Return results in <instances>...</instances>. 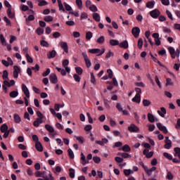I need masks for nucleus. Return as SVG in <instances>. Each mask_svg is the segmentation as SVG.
<instances>
[{
	"mask_svg": "<svg viewBox=\"0 0 180 180\" xmlns=\"http://www.w3.org/2000/svg\"><path fill=\"white\" fill-rule=\"evenodd\" d=\"M168 50L172 58H175V57H179V54H180L179 49H177L175 51V49H174V47L170 46L168 48Z\"/></svg>",
	"mask_w": 180,
	"mask_h": 180,
	"instance_id": "nucleus-1",
	"label": "nucleus"
},
{
	"mask_svg": "<svg viewBox=\"0 0 180 180\" xmlns=\"http://www.w3.org/2000/svg\"><path fill=\"white\" fill-rule=\"evenodd\" d=\"M150 15L153 18V19H157V18L161 15V13L160 12L159 9L155 8V10L150 12Z\"/></svg>",
	"mask_w": 180,
	"mask_h": 180,
	"instance_id": "nucleus-2",
	"label": "nucleus"
},
{
	"mask_svg": "<svg viewBox=\"0 0 180 180\" xmlns=\"http://www.w3.org/2000/svg\"><path fill=\"white\" fill-rule=\"evenodd\" d=\"M49 81L51 82V84H57V82H58L57 75L55 73H51L49 76Z\"/></svg>",
	"mask_w": 180,
	"mask_h": 180,
	"instance_id": "nucleus-3",
	"label": "nucleus"
},
{
	"mask_svg": "<svg viewBox=\"0 0 180 180\" xmlns=\"http://www.w3.org/2000/svg\"><path fill=\"white\" fill-rule=\"evenodd\" d=\"M82 56H83V58H84L87 68H89V67H91V60H89V58H88V55H86V53L82 52Z\"/></svg>",
	"mask_w": 180,
	"mask_h": 180,
	"instance_id": "nucleus-4",
	"label": "nucleus"
},
{
	"mask_svg": "<svg viewBox=\"0 0 180 180\" xmlns=\"http://www.w3.org/2000/svg\"><path fill=\"white\" fill-rule=\"evenodd\" d=\"M129 131L131 133H137L140 129L138 128L137 126L134 124H131L129 127H128Z\"/></svg>",
	"mask_w": 180,
	"mask_h": 180,
	"instance_id": "nucleus-5",
	"label": "nucleus"
},
{
	"mask_svg": "<svg viewBox=\"0 0 180 180\" xmlns=\"http://www.w3.org/2000/svg\"><path fill=\"white\" fill-rule=\"evenodd\" d=\"M157 127L160 130V131H162L165 134H167L168 133V129H167V127L163 126L161 123L156 124Z\"/></svg>",
	"mask_w": 180,
	"mask_h": 180,
	"instance_id": "nucleus-6",
	"label": "nucleus"
},
{
	"mask_svg": "<svg viewBox=\"0 0 180 180\" xmlns=\"http://www.w3.org/2000/svg\"><path fill=\"white\" fill-rule=\"evenodd\" d=\"M22 89L25 96H27V98H30V93L29 92V89H27V86H26V84H22Z\"/></svg>",
	"mask_w": 180,
	"mask_h": 180,
	"instance_id": "nucleus-7",
	"label": "nucleus"
},
{
	"mask_svg": "<svg viewBox=\"0 0 180 180\" xmlns=\"http://www.w3.org/2000/svg\"><path fill=\"white\" fill-rule=\"evenodd\" d=\"M131 33L134 37H139V35L140 34V28L139 27H133Z\"/></svg>",
	"mask_w": 180,
	"mask_h": 180,
	"instance_id": "nucleus-8",
	"label": "nucleus"
},
{
	"mask_svg": "<svg viewBox=\"0 0 180 180\" xmlns=\"http://www.w3.org/2000/svg\"><path fill=\"white\" fill-rule=\"evenodd\" d=\"M13 70V77L14 78H18L19 77V72H20V68L18 65H15Z\"/></svg>",
	"mask_w": 180,
	"mask_h": 180,
	"instance_id": "nucleus-9",
	"label": "nucleus"
},
{
	"mask_svg": "<svg viewBox=\"0 0 180 180\" xmlns=\"http://www.w3.org/2000/svg\"><path fill=\"white\" fill-rule=\"evenodd\" d=\"M60 46L63 49L65 53H68V44L65 41H60Z\"/></svg>",
	"mask_w": 180,
	"mask_h": 180,
	"instance_id": "nucleus-10",
	"label": "nucleus"
},
{
	"mask_svg": "<svg viewBox=\"0 0 180 180\" xmlns=\"http://www.w3.org/2000/svg\"><path fill=\"white\" fill-rule=\"evenodd\" d=\"M160 110H158V115H160L161 117H165V115H167V110L165 109V108L164 107L160 108Z\"/></svg>",
	"mask_w": 180,
	"mask_h": 180,
	"instance_id": "nucleus-11",
	"label": "nucleus"
},
{
	"mask_svg": "<svg viewBox=\"0 0 180 180\" xmlns=\"http://www.w3.org/2000/svg\"><path fill=\"white\" fill-rule=\"evenodd\" d=\"M141 101V95L140 94H136L135 97L132 98V102H136V103H140Z\"/></svg>",
	"mask_w": 180,
	"mask_h": 180,
	"instance_id": "nucleus-12",
	"label": "nucleus"
},
{
	"mask_svg": "<svg viewBox=\"0 0 180 180\" xmlns=\"http://www.w3.org/2000/svg\"><path fill=\"white\" fill-rule=\"evenodd\" d=\"M57 56V52L56 50H52L51 51H49V53L47 54V57L49 59L50 58H54Z\"/></svg>",
	"mask_w": 180,
	"mask_h": 180,
	"instance_id": "nucleus-13",
	"label": "nucleus"
},
{
	"mask_svg": "<svg viewBox=\"0 0 180 180\" xmlns=\"http://www.w3.org/2000/svg\"><path fill=\"white\" fill-rule=\"evenodd\" d=\"M120 47L121 49H128L129 48V42H127V40L123 41L120 44H119Z\"/></svg>",
	"mask_w": 180,
	"mask_h": 180,
	"instance_id": "nucleus-14",
	"label": "nucleus"
},
{
	"mask_svg": "<svg viewBox=\"0 0 180 180\" xmlns=\"http://www.w3.org/2000/svg\"><path fill=\"white\" fill-rule=\"evenodd\" d=\"M35 148L37 151L41 152L43 151V145H41V143L37 142L35 143Z\"/></svg>",
	"mask_w": 180,
	"mask_h": 180,
	"instance_id": "nucleus-15",
	"label": "nucleus"
},
{
	"mask_svg": "<svg viewBox=\"0 0 180 180\" xmlns=\"http://www.w3.org/2000/svg\"><path fill=\"white\" fill-rule=\"evenodd\" d=\"M42 178H44V180H54V177H53V174L51 172H49V175L42 176Z\"/></svg>",
	"mask_w": 180,
	"mask_h": 180,
	"instance_id": "nucleus-16",
	"label": "nucleus"
},
{
	"mask_svg": "<svg viewBox=\"0 0 180 180\" xmlns=\"http://www.w3.org/2000/svg\"><path fill=\"white\" fill-rule=\"evenodd\" d=\"M8 127L6 124H2L0 127V130H1V133H5V131H8Z\"/></svg>",
	"mask_w": 180,
	"mask_h": 180,
	"instance_id": "nucleus-17",
	"label": "nucleus"
},
{
	"mask_svg": "<svg viewBox=\"0 0 180 180\" xmlns=\"http://www.w3.org/2000/svg\"><path fill=\"white\" fill-rule=\"evenodd\" d=\"M93 18L96 22H101V15H99V13H94Z\"/></svg>",
	"mask_w": 180,
	"mask_h": 180,
	"instance_id": "nucleus-18",
	"label": "nucleus"
},
{
	"mask_svg": "<svg viewBox=\"0 0 180 180\" xmlns=\"http://www.w3.org/2000/svg\"><path fill=\"white\" fill-rule=\"evenodd\" d=\"M148 120L150 123H154V122H155V119L154 117V115H153V114H151V113H148Z\"/></svg>",
	"mask_w": 180,
	"mask_h": 180,
	"instance_id": "nucleus-19",
	"label": "nucleus"
},
{
	"mask_svg": "<svg viewBox=\"0 0 180 180\" xmlns=\"http://www.w3.org/2000/svg\"><path fill=\"white\" fill-rule=\"evenodd\" d=\"M45 128L48 131H49V133H54V128L51 127V125L46 124Z\"/></svg>",
	"mask_w": 180,
	"mask_h": 180,
	"instance_id": "nucleus-20",
	"label": "nucleus"
},
{
	"mask_svg": "<svg viewBox=\"0 0 180 180\" xmlns=\"http://www.w3.org/2000/svg\"><path fill=\"white\" fill-rule=\"evenodd\" d=\"M122 151H124V153H129L131 150V148H130V146L129 145H124L122 148Z\"/></svg>",
	"mask_w": 180,
	"mask_h": 180,
	"instance_id": "nucleus-21",
	"label": "nucleus"
},
{
	"mask_svg": "<svg viewBox=\"0 0 180 180\" xmlns=\"http://www.w3.org/2000/svg\"><path fill=\"white\" fill-rule=\"evenodd\" d=\"M81 158L80 160H82V165H85L86 164V158H85V155H84V153H81Z\"/></svg>",
	"mask_w": 180,
	"mask_h": 180,
	"instance_id": "nucleus-22",
	"label": "nucleus"
},
{
	"mask_svg": "<svg viewBox=\"0 0 180 180\" xmlns=\"http://www.w3.org/2000/svg\"><path fill=\"white\" fill-rule=\"evenodd\" d=\"M7 14L8 16L11 19H13V18H15V14H12V9L11 8V7L7 9Z\"/></svg>",
	"mask_w": 180,
	"mask_h": 180,
	"instance_id": "nucleus-23",
	"label": "nucleus"
},
{
	"mask_svg": "<svg viewBox=\"0 0 180 180\" xmlns=\"http://www.w3.org/2000/svg\"><path fill=\"white\" fill-rule=\"evenodd\" d=\"M89 53H91V54H98V53H101V49H90L89 51Z\"/></svg>",
	"mask_w": 180,
	"mask_h": 180,
	"instance_id": "nucleus-24",
	"label": "nucleus"
},
{
	"mask_svg": "<svg viewBox=\"0 0 180 180\" xmlns=\"http://www.w3.org/2000/svg\"><path fill=\"white\" fill-rule=\"evenodd\" d=\"M165 148H166L167 150H169V148H171V147H172V141H169V142H165Z\"/></svg>",
	"mask_w": 180,
	"mask_h": 180,
	"instance_id": "nucleus-25",
	"label": "nucleus"
},
{
	"mask_svg": "<svg viewBox=\"0 0 180 180\" xmlns=\"http://www.w3.org/2000/svg\"><path fill=\"white\" fill-rule=\"evenodd\" d=\"M14 117V121L15 122V123H20V116H19V115L18 114H14L13 115Z\"/></svg>",
	"mask_w": 180,
	"mask_h": 180,
	"instance_id": "nucleus-26",
	"label": "nucleus"
},
{
	"mask_svg": "<svg viewBox=\"0 0 180 180\" xmlns=\"http://www.w3.org/2000/svg\"><path fill=\"white\" fill-rule=\"evenodd\" d=\"M0 40L1 41V44L3 46H6V40L5 39V37H4V34H0Z\"/></svg>",
	"mask_w": 180,
	"mask_h": 180,
	"instance_id": "nucleus-27",
	"label": "nucleus"
},
{
	"mask_svg": "<svg viewBox=\"0 0 180 180\" xmlns=\"http://www.w3.org/2000/svg\"><path fill=\"white\" fill-rule=\"evenodd\" d=\"M154 5H155V1H148L146 4V8H154Z\"/></svg>",
	"mask_w": 180,
	"mask_h": 180,
	"instance_id": "nucleus-28",
	"label": "nucleus"
},
{
	"mask_svg": "<svg viewBox=\"0 0 180 180\" xmlns=\"http://www.w3.org/2000/svg\"><path fill=\"white\" fill-rule=\"evenodd\" d=\"M69 175L70 178H75V170L74 169H69Z\"/></svg>",
	"mask_w": 180,
	"mask_h": 180,
	"instance_id": "nucleus-29",
	"label": "nucleus"
},
{
	"mask_svg": "<svg viewBox=\"0 0 180 180\" xmlns=\"http://www.w3.org/2000/svg\"><path fill=\"white\" fill-rule=\"evenodd\" d=\"M110 44H111V46H119V41L116 39H110Z\"/></svg>",
	"mask_w": 180,
	"mask_h": 180,
	"instance_id": "nucleus-30",
	"label": "nucleus"
},
{
	"mask_svg": "<svg viewBox=\"0 0 180 180\" xmlns=\"http://www.w3.org/2000/svg\"><path fill=\"white\" fill-rule=\"evenodd\" d=\"M68 153L70 158H71L72 160H74L75 155H74V152H72V150H71V148H69L68 150Z\"/></svg>",
	"mask_w": 180,
	"mask_h": 180,
	"instance_id": "nucleus-31",
	"label": "nucleus"
},
{
	"mask_svg": "<svg viewBox=\"0 0 180 180\" xmlns=\"http://www.w3.org/2000/svg\"><path fill=\"white\" fill-rule=\"evenodd\" d=\"M120 155H121V157L123 158H131V155L126 153H120Z\"/></svg>",
	"mask_w": 180,
	"mask_h": 180,
	"instance_id": "nucleus-32",
	"label": "nucleus"
},
{
	"mask_svg": "<svg viewBox=\"0 0 180 180\" xmlns=\"http://www.w3.org/2000/svg\"><path fill=\"white\" fill-rule=\"evenodd\" d=\"M91 82L94 85L96 84V79L95 78V75L93 72L91 73Z\"/></svg>",
	"mask_w": 180,
	"mask_h": 180,
	"instance_id": "nucleus-33",
	"label": "nucleus"
},
{
	"mask_svg": "<svg viewBox=\"0 0 180 180\" xmlns=\"http://www.w3.org/2000/svg\"><path fill=\"white\" fill-rule=\"evenodd\" d=\"M19 95V93L16 91H13L10 93L11 98H16Z\"/></svg>",
	"mask_w": 180,
	"mask_h": 180,
	"instance_id": "nucleus-34",
	"label": "nucleus"
},
{
	"mask_svg": "<svg viewBox=\"0 0 180 180\" xmlns=\"http://www.w3.org/2000/svg\"><path fill=\"white\" fill-rule=\"evenodd\" d=\"M44 20L45 22H53V17L51 15L45 16Z\"/></svg>",
	"mask_w": 180,
	"mask_h": 180,
	"instance_id": "nucleus-35",
	"label": "nucleus"
},
{
	"mask_svg": "<svg viewBox=\"0 0 180 180\" xmlns=\"http://www.w3.org/2000/svg\"><path fill=\"white\" fill-rule=\"evenodd\" d=\"M166 178L167 179L172 180L174 179V174L171 172H168Z\"/></svg>",
	"mask_w": 180,
	"mask_h": 180,
	"instance_id": "nucleus-36",
	"label": "nucleus"
},
{
	"mask_svg": "<svg viewBox=\"0 0 180 180\" xmlns=\"http://www.w3.org/2000/svg\"><path fill=\"white\" fill-rule=\"evenodd\" d=\"M105 42V37L101 36L97 39V43H99V44H102Z\"/></svg>",
	"mask_w": 180,
	"mask_h": 180,
	"instance_id": "nucleus-37",
	"label": "nucleus"
},
{
	"mask_svg": "<svg viewBox=\"0 0 180 180\" xmlns=\"http://www.w3.org/2000/svg\"><path fill=\"white\" fill-rule=\"evenodd\" d=\"M143 106H150L151 105V102L147 99L143 100Z\"/></svg>",
	"mask_w": 180,
	"mask_h": 180,
	"instance_id": "nucleus-38",
	"label": "nucleus"
},
{
	"mask_svg": "<svg viewBox=\"0 0 180 180\" xmlns=\"http://www.w3.org/2000/svg\"><path fill=\"white\" fill-rule=\"evenodd\" d=\"M36 32L39 36H41V34H43V33H44V30H43L42 28L38 27L37 29Z\"/></svg>",
	"mask_w": 180,
	"mask_h": 180,
	"instance_id": "nucleus-39",
	"label": "nucleus"
},
{
	"mask_svg": "<svg viewBox=\"0 0 180 180\" xmlns=\"http://www.w3.org/2000/svg\"><path fill=\"white\" fill-rule=\"evenodd\" d=\"M25 57L28 63H33V58L29 53H26Z\"/></svg>",
	"mask_w": 180,
	"mask_h": 180,
	"instance_id": "nucleus-40",
	"label": "nucleus"
},
{
	"mask_svg": "<svg viewBox=\"0 0 180 180\" xmlns=\"http://www.w3.org/2000/svg\"><path fill=\"white\" fill-rule=\"evenodd\" d=\"M75 139L80 143V144H84V138L82 136H75Z\"/></svg>",
	"mask_w": 180,
	"mask_h": 180,
	"instance_id": "nucleus-41",
	"label": "nucleus"
},
{
	"mask_svg": "<svg viewBox=\"0 0 180 180\" xmlns=\"http://www.w3.org/2000/svg\"><path fill=\"white\" fill-rule=\"evenodd\" d=\"M75 70L77 74H78L79 75H82V68H81L80 67H76Z\"/></svg>",
	"mask_w": 180,
	"mask_h": 180,
	"instance_id": "nucleus-42",
	"label": "nucleus"
},
{
	"mask_svg": "<svg viewBox=\"0 0 180 180\" xmlns=\"http://www.w3.org/2000/svg\"><path fill=\"white\" fill-rule=\"evenodd\" d=\"M93 161H94L96 164H99V162H101V158L98 156H94L93 157Z\"/></svg>",
	"mask_w": 180,
	"mask_h": 180,
	"instance_id": "nucleus-43",
	"label": "nucleus"
},
{
	"mask_svg": "<svg viewBox=\"0 0 180 180\" xmlns=\"http://www.w3.org/2000/svg\"><path fill=\"white\" fill-rule=\"evenodd\" d=\"M89 8L90 11H91V12H98V8H96V6L95 5L89 6Z\"/></svg>",
	"mask_w": 180,
	"mask_h": 180,
	"instance_id": "nucleus-44",
	"label": "nucleus"
},
{
	"mask_svg": "<svg viewBox=\"0 0 180 180\" xmlns=\"http://www.w3.org/2000/svg\"><path fill=\"white\" fill-rule=\"evenodd\" d=\"M63 4L67 11H68L69 12H71V11H72V8H71V6H70L68 4L64 3Z\"/></svg>",
	"mask_w": 180,
	"mask_h": 180,
	"instance_id": "nucleus-45",
	"label": "nucleus"
},
{
	"mask_svg": "<svg viewBox=\"0 0 180 180\" xmlns=\"http://www.w3.org/2000/svg\"><path fill=\"white\" fill-rule=\"evenodd\" d=\"M29 20H34V15H30L27 18H26L25 22L26 23H29Z\"/></svg>",
	"mask_w": 180,
	"mask_h": 180,
	"instance_id": "nucleus-46",
	"label": "nucleus"
},
{
	"mask_svg": "<svg viewBox=\"0 0 180 180\" xmlns=\"http://www.w3.org/2000/svg\"><path fill=\"white\" fill-rule=\"evenodd\" d=\"M86 40H91V39H92V32H86Z\"/></svg>",
	"mask_w": 180,
	"mask_h": 180,
	"instance_id": "nucleus-47",
	"label": "nucleus"
},
{
	"mask_svg": "<svg viewBox=\"0 0 180 180\" xmlns=\"http://www.w3.org/2000/svg\"><path fill=\"white\" fill-rule=\"evenodd\" d=\"M76 4L79 9H81L82 8V0H76Z\"/></svg>",
	"mask_w": 180,
	"mask_h": 180,
	"instance_id": "nucleus-48",
	"label": "nucleus"
},
{
	"mask_svg": "<svg viewBox=\"0 0 180 180\" xmlns=\"http://www.w3.org/2000/svg\"><path fill=\"white\" fill-rule=\"evenodd\" d=\"M155 81L157 84V85L159 86V88H161V82H160V79H158V76L155 77Z\"/></svg>",
	"mask_w": 180,
	"mask_h": 180,
	"instance_id": "nucleus-49",
	"label": "nucleus"
},
{
	"mask_svg": "<svg viewBox=\"0 0 180 180\" xmlns=\"http://www.w3.org/2000/svg\"><path fill=\"white\" fill-rule=\"evenodd\" d=\"M107 72L108 74V77L109 78H110V79L113 78V72L112 71V70L108 69Z\"/></svg>",
	"mask_w": 180,
	"mask_h": 180,
	"instance_id": "nucleus-50",
	"label": "nucleus"
},
{
	"mask_svg": "<svg viewBox=\"0 0 180 180\" xmlns=\"http://www.w3.org/2000/svg\"><path fill=\"white\" fill-rule=\"evenodd\" d=\"M138 47L139 49H141L143 47V39L139 38L138 40Z\"/></svg>",
	"mask_w": 180,
	"mask_h": 180,
	"instance_id": "nucleus-51",
	"label": "nucleus"
},
{
	"mask_svg": "<svg viewBox=\"0 0 180 180\" xmlns=\"http://www.w3.org/2000/svg\"><path fill=\"white\" fill-rule=\"evenodd\" d=\"M163 155L165 158H167V160H172V155H169L168 153H164Z\"/></svg>",
	"mask_w": 180,
	"mask_h": 180,
	"instance_id": "nucleus-52",
	"label": "nucleus"
},
{
	"mask_svg": "<svg viewBox=\"0 0 180 180\" xmlns=\"http://www.w3.org/2000/svg\"><path fill=\"white\" fill-rule=\"evenodd\" d=\"M173 83H172V79H171V78H167L166 79V86H168L169 85H172Z\"/></svg>",
	"mask_w": 180,
	"mask_h": 180,
	"instance_id": "nucleus-53",
	"label": "nucleus"
},
{
	"mask_svg": "<svg viewBox=\"0 0 180 180\" xmlns=\"http://www.w3.org/2000/svg\"><path fill=\"white\" fill-rule=\"evenodd\" d=\"M73 78L75 79V80L76 81V82H79V81H81V77H79V75L75 74L73 75Z\"/></svg>",
	"mask_w": 180,
	"mask_h": 180,
	"instance_id": "nucleus-54",
	"label": "nucleus"
},
{
	"mask_svg": "<svg viewBox=\"0 0 180 180\" xmlns=\"http://www.w3.org/2000/svg\"><path fill=\"white\" fill-rule=\"evenodd\" d=\"M115 160L116 162H118L119 164H120V162H123V158L115 157Z\"/></svg>",
	"mask_w": 180,
	"mask_h": 180,
	"instance_id": "nucleus-55",
	"label": "nucleus"
},
{
	"mask_svg": "<svg viewBox=\"0 0 180 180\" xmlns=\"http://www.w3.org/2000/svg\"><path fill=\"white\" fill-rule=\"evenodd\" d=\"M4 22H6V26H11V20H9V19L7 18L6 16H5V17L4 18Z\"/></svg>",
	"mask_w": 180,
	"mask_h": 180,
	"instance_id": "nucleus-56",
	"label": "nucleus"
},
{
	"mask_svg": "<svg viewBox=\"0 0 180 180\" xmlns=\"http://www.w3.org/2000/svg\"><path fill=\"white\" fill-rule=\"evenodd\" d=\"M46 5H47V1H46V0H42L39 3L38 6H46Z\"/></svg>",
	"mask_w": 180,
	"mask_h": 180,
	"instance_id": "nucleus-57",
	"label": "nucleus"
},
{
	"mask_svg": "<svg viewBox=\"0 0 180 180\" xmlns=\"http://www.w3.org/2000/svg\"><path fill=\"white\" fill-rule=\"evenodd\" d=\"M80 18L82 20V19H86L88 18V14H86L85 12H83L82 13Z\"/></svg>",
	"mask_w": 180,
	"mask_h": 180,
	"instance_id": "nucleus-58",
	"label": "nucleus"
},
{
	"mask_svg": "<svg viewBox=\"0 0 180 180\" xmlns=\"http://www.w3.org/2000/svg\"><path fill=\"white\" fill-rule=\"evenodd\" d=\"M166 13H167L168 18L169 19H171V20H174V18L172 17V14L171 13V12H169V11L167 10Z\"/></svg>",
	"mask_w": 180,
	"mask_h": 180,
	"instance_id": "nucleus-59",
	"label": "nucleus"
},
{
	"mask_svg": "<svg viewBox=\"0 0 180 180\" xmlns=\"http://www.w3.org/2000/svg\"><path fill=\"white\" fill-rule=\"evenodd\" d=\"M33 141H34L35 143H39V136L37 135H33L32 136Z\"/></svg>",
	"mask_w": 180,
	"mask_h": 180,
	"instance_id": "nucleus-60",
	"label": "nucleus"
},
{
	"mask_svg": "<svg viewBox=\"0 0 180 180\" xmlns=\"http://www.w3.org/2000/svg\"><path fill=\"white\" fill-rule=\"evenodd\" d=\"M41 46H43V47H47L49 46V42L42 40L41 41Z\"/></svg>",
	"mask_w": 180,
	"mask_h": 180,
	"instance_id": "nucleus-61",
	"label": "nucleus"
},
{
	"mask_svg": "<svg viewBox=\"0 0 180 180\" xmlns=\"http://www.w3.org/2000/svg\"><path fill=\"white\" fill-rule=\"evenodd\" d=\"M68 64H70V62L68 61V59H65V60H63V65L64 68L68 67Z\"/></svg>",
	"mask_w": 180,
	"mask_h": 180,
	"instance_id": "nucleus-62",
	"label": "nucleus"
},
{
	"mask_svg": "<svg viewBox=\"0 0 180 180\" xmlns=\"http://www.w3.org/2000/svg\"><path fill=\"white\" fill-rule=\"evenodd\" d=\"M162 5L168 6L169 5V0H161Z\"/></svg>",
	"mask_w": 180,
	"mask_h": 180,
	"instance_id": "nucleus-63",
	"label": "nucleus"
},
{
	"mask_svg": "<svg viewBox=\"0 0 180 180\" xmlns=\"http://www.w3.org/2000/svg\"><path fill=\"white\" fill-rule=\"evenodd\" d=\"M3 74H4L2 76L3 79L8 78V70H4Z\"/></svg>",
	"mask_w": 180,
	"mask_h": 180,
	"instance_id": "nucleus-64",
	"label": "nucleus"
}]
</instances>
